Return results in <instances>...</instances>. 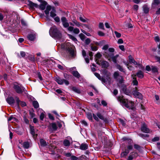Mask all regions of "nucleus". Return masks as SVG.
<instances>
[{"label":"nucleus","instance_id":"473e14b6","mask_svg":"<svg viewBox=\"0 0 160 160\" xmlns=\"http://www.w3.org/2000/svg\"><path fill=\"white\" fill-rule=\"evenodd\" d=\"M51 126L53 130H56L57 129V127L55 123H52L51 124Z\"/></svg>","mask_w":160,"mask_h":160},{"label":"nucleus","instance_id":"37998d69","mask_svg":"<svg viewBox=\"0 0 160 160\" xmlns=\"http://www.w3.org/2000/svg\"><path fill=\"white\" fill-rule=\"evenodd\" d=\"M129 152V151L128 150L126 151L125 152L122 153L121 155L122 157L126 156Z\"/></svg>","mask_w":160,"mask_h":160},{"label":"nucleus","instance_id":"c85d7f7f","mask_svg":"<svg viewBox=\"0 0 160 160\" xmlns=\"http://www.w3.org/2000/svg\"><path fill=\"white\" fill-rule=\"evenodd\" d=\"M23 145L24 148H28L29 147V143L28 142H25L23 143Z\"/></svg>","mask_w":160,"mask_h":160},{"label":"nucleus","instance_id":"9b49d317","mask_svg":"<svg viewBox=\"0 0 160 160\" xmlns=\"http://www.w3.org/2000/svg\"><path fill=\"white\" fill-rule=\"evenodd\" d=\"M121 91L122 92L124 93L126 95H129L130 93L127 90L126 87L125 85H122L120 88Z\"/></svg>","mask_w":160,"mask_h":160},{"label":"nucleus","instance_id":"3c124183","mask_svg":"<svg viewBox=\"0 0 160 160\" xmlns=\"http://www.w3.org/2000/svg\"><path fill=\"white\" fill-rule=\"evenodd\" d=\"M90 40L89 38H87L85 41V43L87 44H89L90 42Z\"/></svg>","mask_w":160,"mask_h":160},{"label":"nucleus","instance_id":"79ce46f5","mask_svg":"<svg viewBox=\"0 0 160 160\" xmlns=\"http://www.w3.org/2000/svg\"><path fill=\"white\" fill-rule=\"evenodd\" d=\"M99 27L101 29H102V30L105 29L104 25L101 22L99 23Z\"/></svg>","mask_w":160,"mask_h":160},{"label":"nucleus","instance_id":"c756f323","mask_svg":"<svg viewBox=\"0 0 160 160\" xmlns=\"http://www.w3.org/2000/svg\"><path fill=\"white\" fill-rule=\"evenodd\" d=\"M143 11L145 13H147L149 11V8L147 5H144L143 7Z\"/></svg>","mask_w":160,"mask_h":160},{"label":"nucleus","instance_id":"72a5a7b5","mask_svg":"<svg viewBox=\"0 0 160 160\" xmlns=\"http://www.w3.org/2000/svg\"><path fill=\"white\" fill-rule=\"evenodd\" d=\"M97 116L101 119L103 120L104 119V117L103 115L99 112L97 113Z\"/></svg>","mask_w":160,"mask_h":160},{"label":"nucleus","instance_id":"412c9836","mask_svg":"<svg viewBox=\"0 0 160 160\" xmlns=\"http://www.w3.org/2000/svg\"><path fill=\"white\" fill-rule=\"evenodd\" d=\"M101 65L102 67L107 68L109 66L108 63L106 61H102L101 62Z\"/></svg>","mask_w":160,"mask_h":160},{"label":"nucleus","instance_id":"a211bd4d","mask_svg":"<svg viewBox=\"0 0 160 160\" xmlns=\"http://www.w3.org/2000/svg\"><path fill=\"white\" fill-rule=\"evenodd\" d=\"M28 5L32 8L34 7L36 8H38V5L37 4L34 3L31 1H30L29 2Z\"/></svg>","mask_w":160,"mask_h":160},{"label":"nucleus","instance_id":"a19ab883","mask_svg":"<svg viewBox=\"0 0 160 160\" xmlns=\"http://www.w3.org/2000/svg\"><path fill=\"white\" fill-rule=\"evenodd\" d=\"M114 33L116 35V36L117 38H119L121 37V34L120 33H119L116 31H114Z\"/></svg>","mask_w":160,"mask_h":160},{"label":"nucleus","instance_id":"de8ad7c7","mask_svg":"<svg viewBox=\"0 0 160 160\" xmlns=\"http://www.w3.org/2000/svg\"><path fill=\"white\" fill-rule=\"evenodd\" d=\"M154 40L156 42H159L160 39L159 37L158 36H157L154 37Z\"/></svg>","mask_w":160,"mask_h":160},{"label":"nucleus","instance_id":"1a4fd4ad","mask_svg":"<svg viewBox=\"0 0 160 160\" xmlns=\"http://www.w3.org/2000/svg\"><path fill=\"white\" fill-rule=\"evenodd\" d=\"M141 130L143 132L146 133H148L150 132V130L147 128V125L143 123L141 127Z\"/></svg>","mask_w":160,"mask_h":160},{"label":"nucleus","instance_id":"ea45409f","mask_svg":"<svg viewBox=\"0 0 160 160\" xmlns=\"http://www.w3.org/2000/svg\"><path fill=\"white\" fill-rule=\"evenodd\" d=\"M79 36L81 40H84L86 36L83 34L81 33L79 34Z\"/></svg>","mask_w":160,"mask_h":160},{"label":"nucleus","instance_id":"2eb2a0df","mask_svg":"<svg viewBox=\"0 0 160 160\" xmlns=\"http://www.w3.org/2000/svg\"><path fill=\"white\" fill-rule=\"evenodd\" d=\"M30 132L31 134L32 135L34 138H36L37 136V134H35L34 129L33 127L32 126L30 125Z\"/></svg>","mask_w":160,"mask_h":160},{"label":"nucleus","instance_id":"680f3d73","mask_svg":"<svg viewBox=\"0 0 160 160\" xmlns=\"http://www.w3.org/2000/svg\"><path fill=\"white\" fill-rule=\"evenodd\" d=\"M93 117L95 120H96L97 121H99V119H98V117H97L94 114H93Z\"/></svg>","mask_w":160,"mask_h":160},{"label":"nucleus","instance_id":"69168bd1","mask_svg":"<svg viewBox=\"0 0 160 160\" xmlns=\"http://www.w3.org/2000/svg\"><path fill=\"white\" fill-rule=\"evenodd\" d=\"M108 48V45H105L103 47L102 49L104 50H107Z\"/></svg>","mask_w":160,"mask_h":160},{"label":"nucleus","instance_id":"cd10ccee","mask_svg":"<svg viewBox=\"0 0 160 160\" xmlns=\"http://www.w3.org/2000/svg\"><path fill=\"white\" fill-rule=\"evenodd\" d=\"M33 106L34 108H37L39 107V104L37 101H34L32 102Z\"/></svg>","mask_w":160,"mask_h":160},{"label":"nucleus","instance_id":"9d476101","mask_svg":"<svg viewBox=\"0 0 160 160\" xmlns=\"http://www.w3.org/2000/svg\"><path fill=\"white\" fill-rule=\"evenodd\" d=\"M61 20L63 27L65 28H68L69 24L67 22V20L65 17H62L61 18Z\"/></svg>","mask_w":160,"mask_h":160},{"label":"nucleus","instance_id":"7ed1b4c3","mask_svg":"<svg viewBox=\"0 0 160 160\" xmlns=\"http://www.w3.org/2000/svg\"><path fill=\"white\" fill-rule=\"evenodd\" d=\"M61 48L65 49L70 55L74 56L75 54V47L69 42H66L61 44Z\"/></svg>","mask_w":160,"mask_h":160},{"label":"nucleus","instance_id":"58836bf2","mask_svg":"<svg viewBox=\"0 0 160 160\" xmlns=\"http://www.w3.org/2000/svg\"><path fill=\"white\" fill-rule=\"evenodd\" d=\"M130 63H133L135 65L139 66L140 64L137 63L135 60L133 59L129 62Z\"/></svg>","mask_w":160,"mask_h":160},{"label":"nucleus","instance_id":"f257e3e1","mask_svg":"<svg viewBox=\"0 0 160 160\" xmlns=\"http://www.w3.org/2000/svg\"><path fill=\"white\" fill-rule=\"evenodd\" d=\"M44 12L45 14V17L48 20H50V17L53 18L56 22H60V18L58 16H57L56 10L54 8H52L51 6L48 5L46 6Z\"/></svg>","mask_w":160,"mask_h":160},{"label":"nucleus","instance_id":"dca6fc26","mask_svg":"<svg viewBox=\"0 0 160 160\" xmlns=\"http://www.w3.org/2000/svg\"><path fill=\"white\" fill-rule=\"evenodd\" d=\"M137 156V153L135 152L131 153L129 157L128 160H132L133 159Z\"/></svg>","mask_w":160,"mask_h":160},{"label":"nucleus","instance_id":"f704fd0d","mask_svg":"<svg viewBox=\"0 0 160 160\" xmlns=\"http://www.w3.org/2000/svg\"><path fill=\"white\" fill-rule=\"evenodd\" d=\"M151 70L153 72H156L158 71V69L156 67L154 66H151Z\"/></svg>","mask_w":160,"mask_h":160},{"label":"nucleus","instance_id":"b1692460","mask_svg":"<svg viewBox=\"0 0 160 160\" xmlns=\"http://www.w3.org/2000/svg\"><path fill=\"white\" fill-rule=\"evenodd\" d=\"M136 76V75H134V76L132 75V77L133 79L132 81V83L133 85H138V82L137 80H136V79L135 78V77Z\"/></svg>","mask_w":160,"mask_h":160},{"label":"nucleus","instance_id":"7c9ffc66","mask_svg":"<svg viewBox=\"0 0 160 160\" xmlns=\"http://www.w3.org/2000/svg\"><path fill=\"white\" fill-rule=\"evenodd\" d=\"M160 3V0H154L152 3L153 5L156 6Z\"/></svg>","mask_w":160,"mask_h":160},{"label":"nucleus","instance_id":"c03bdc74","mask_svg":"<svg viewBox=\"0 0 160 160\" xmlns=\"http://www.w3.org/2000/svg\"><path fill=\"white\" fill-rule=\"evenodd\" d=\"M117 68L119 69L120 71L123 72V69L122 68V67L120 65H117L116 66Z\"/></svg>","mask_w":160,"mask_h":160},{"label":"nucleus","instance_id":"f03ea898","mask_svg":"<svg viewBox=\"0 0 160 160\" xmlns=\"http://www.w3.org/2000/svg\"><path fill=\"white\" fill-rule=\"evenodd\" d=\"M117 99L123 106L131 109L134 108V102L132 101H129L127 99H124L121 96H118Z\"/></svg>","mask_w":160,"mask_h":160},{"label":"nucleus","instance_id":"0e129e2a","mask_svg":"<svg viewBox=\"0 0 160 160\" xmlns=\"http://www.w3.org/2000/svg\"><path fill=\"white\" fill-rule=\"evenodd\" d=\"M48 116L49 117V118L50 119L52 120H53L54 119V118H53V116L50 113L48 114Z\"/></svg>","mask_w":160,"mask_h":160},{"label":"nucleus","instance_id":"a878e982","mask_svg":"<svg viewBox=\"0 0 160 160\" xmlns=\"http://www.w3.org/2000/svg\"><path fill=\"white\" fill-rule=\"evenodd\" d=\"M68 35L70 38L71 39L72 41H73L75 42H77V40L74 37L69 34H68Z\"/></svg>","mask_w":160,"mask_h":160},{"label":"nucleus","instance_id":"09e8293b","mask_svg":"<svg viewBox=\"0 0 160 160\" xmlns=\"http://www.w3.org/2000/svg\"><path fill=\"white\" fill-rule=\"evenodd\" d=\"M78 158L74 156H72L71 157V160H77Z\"/></svg>","mask_w":160,"mask_h":160},{"label":"nucleus","instance_id":"864d4df0","mask_svg":"<svg viewBox=\"0 0 160 160\" xmlns=\"http://www.w3.org/2000/svg\"><path fill=\"white\" fill-rule=\"evenodd\" d=\"M101 103L104 106H105L107 105V103L104 100H102V101Z\"/></svg>","mask_w":160,"mask_h":160},{"label":"nucleus","instance_id":"20e7f679","mask_svg":"<svg viewBox=\"0 0 160 160\" xmlns=\"http://www.w3.org/2000/svg\"><path fill=\"white\" fill-rule=\"evenodd\" d=\"M49 34L52 37L60 38L61 34L57 29L56 26H54L52 27L50 29Z\"/></svg>","mask_w":160,"mask_h":160},{"label":"nucleus","instance_id":"ddd939ff","mask_svg":"<svg viewBox=\"0 0 160 160\" xmlns=\"http://www.w3.org/2000/svg\"><path fill=\"white\" fill-rule=\"evenodd\" d=\"M47 4V2L45 1H43L42 2V3L39 6H38V8L39 9L42 10H44L45 9Z\"/></svg>","mask_w":160,"mask_h":160},{"label":"nucleus","instance_id":"774afa93","mask_svg":"<svg viewBox=\"0 0 160 160\" xmlns=\"http://www.w3.org/2000/svg\"><path fill=\"white\" fill-rule=\"evenodd\" d=\"M105 25L106 27L107 28H110V26L109 24L108 23L106 22L105 23Z\"/></svg>","mask_w":160,"mask_h":160},{"label":"nucleus","instance_id":"f8f14e48","mask_svg":"<svg viewBox=\"0 0 160 160\" xmlns=\"http://www.w3.org/2000/svg\"><path fill=\"white\" fill-rule=\"evenodd\" d=\"M132 93L133 95L136 98L141 99H142V94L137 90L133 91Z\"/></svg>","mask_w":160,"mask_h":160},{"label":"nucleus","instance_id":"5fc2aeb1","mask_svg":"<svg viewBox=\"0 0 160 160\" xmlns=\"http://www.w3.org/2000/svg\"><path fill=\"white\" fill-rule=\"evenodd\" d=\"M15 119V118L12 116L10 117L8 119V121H11L12 120H13V121H12V122L13 121H14V120Z\"/></svg>","mask_w":160,"mask_h":160},{"label":"nucleus","instance_id":"bb28decb","mask_svg":"<svg viewBox=\"0 0 160 160\" xmlns=\"http://www.w3.org/2000/svg\"><path fill=\"white\" fill-rule=\"evenodd\" d=\"M28 38L29 40L33 41L35 37L34 35L31 34L28 35Z\"/></svg>","mask_w":160,"mask_h":160},{"label":"nucleus","instance_id":"f3484780","mask_svg":"<svg viewBox=\"0 0 160 160\" xmlns=\"http://www.w3.org/2000/svg\"><path fill=\"white\" fill-rule=\"evenodd\" d=\"M7 101L9 104H12L14 102V100L12 97H10L7 98Z\"/></svg>","mask_w":160,"mask_h":160},{"label":"nucleus","instance_id":"e433bc0d","mask_svg":"<svg viewBox=\"0 0 160 160\" xmlns=\"http://www.w3.org/2000/svg\"><path fill=\"white\" fill-rule=\"evenodd\" d=\"M87 117L90 120H92V114L91 113H87Z\"/></svg>","mask_w":160,"mask_h":160},{"label":"nucleus","instance_id":"4d7b16f0","mask_svg":"<svg viewBox=\"0 0 160 160\" xmlns=\"http://www.w3.org/2000/svg\"><path fill=\"white\" fill-rule=\"evenodd\" d=\"M159 140V138L158 137H156L152 139V141L153 142H156L158 141Z\"/></svg>","mask_w":160,"mask_h":160},{"label":"nucleus","instance_id":"6e6552de","mask_svg":"<svg viewBox=\"0 0 160 160\" xmlns=\"http://www.w3.org/2000/svg\"><path fill=\"white\" fill-rule=\"evenodd\" d=\"M68 30L70 31L73 32L76 34H78L79 33L80 31L78 28H74L72 26H69L68 28Z\"/></svg>","mask_w":160,"mask_h":160},{"label":"nucleus","instance_id":"49530a36","mask_svg":"<svg viewBox=\"0 0 160 160\" xmlns=\"http://www.w3.org/2000/svg\"><path fill=\"white\" fill-rule=\"evenodd\" d=\"M101 54L100 53L98 52L96 55V58L97 59H98L101 57Z\"/></svg>","mask_w":160,"mask_h":160},{"label":"nucleus","instance_id":"423d86ee","mask_svg":"<svg viewBox=\"0 0 160 160\" xmlns=\"http://www.w3.org/2000/svg\"><path fill=\"white\" fill-rule=\"evenodd\" d=\"M13 88L16 92L18 93H21L24 90V88L22 87H20L19 85L14 84Z\"/></svg>","mask_w":160,"mask_h":160},{"label":"nucleus","instance_id":"aec40b11","mask_svg":"<svg viewBox=\"0 0 160 160\" xmlns=\"http://www.w3.org/2000/svg\"><path fill=\"white\" fill-rule=\"evenodd\" d=\"M72 73L74 76L78 78H79L80 77V75L77 71H73L72 72Z\"/></svg>","mask_w":160,"mask_h":160},{"label":"nucleus","instance_id":"c9c22d12","mask_svg":"<svg viewBox=\"0 0 160 160\" xmlns=\"http://www.w3.org/2000/svg\"><path fill=\"white\" fill-rule=\"evenodd\" d=\"M63 144L64 146H68L70 145V142L68 140H65L64 141Z\"/></svg>","mask_w":160,"mask_h":160},{"label":"nucleus","instance_id":"2f4dec72","mask_svg":"<svg viewBox=\"0 0 160 160\" xmlns=\"http://www.w3.org/2000/svg\"><path fill=\"white\" fill-rule=\"evenodd\" d=\"M72 22L77 27H79L81 26L80 23L79 22L77 21L76 20H73L72 21Z\"/></svg>","mask_w":160,"mask_h":160},{"label":"nucleus","instance_id":"4be33fe9","mask_svg":"<svg viewBox=\"0 0 160 160\" xmlns=\"http://www.w3.org/2000/svg\"><path fill=\"white\" fill-rule=\"evenodd\" d=\"M137 76L139 78H142L143 77V73L141 71H139L136 74Z\"/></svg>","mask_w":160,"mask_h":160},{"label":"nucleus","instance_id":"e2e57ef3","mask_svg":"<svg viewBox=\"0 0 160 160\" xmlns=\"http://www.w3.org/2000/svg\"><path fill=\"white\" fill-rule=\"evenodd\" d=\"M38 78L40 79V80H42V78L41 75L40 74V73L38 72Z\"/></svg>","mask_w":160,"mask_h":160},{"label":"nucleus","instance_id":"603ef678","mask_svg":"<svg viewBox=\"0 0 160 160\" xmlns=\"http://www.w3.org/2000/svg\"><path fill=\"white\" fill-rule=\"evenodd\" d=\"M119 48L122 51H124L125 50L124 46L123 45L119 46Z\"/></svg>","mask_w":160,"mask_h":160},{"label":"nucleus","instance_id":"a18cd8bd","mask_svg":"<svg viewBox=\"0 0 160 160\" xmlns=\"http://www.w3.org/2000/svg\"><path fill=\"white\" fill-rule=\"evenodd\" d=\"M45 116V114L44 113L42 112L41 114L40 115V118L41 120H42L44 118Z\"/></svg>","mask_w":160,"mask_h":160},{"label":"nucleus","instance_id":"4c0bfd02","mask_svg":"<svg viewBox=\"0 0 160 160\" xmlns=\"http://www.w3.org/2000/svg\"><path fill=\"white\" fill-rule=\"evenodd\" d=\"M72 90L78 93H80V91L79 90L77 87H72Z\"/></svg>","mask_w":160,"mask_h":160},{"label":"nucleus","instance_id":"6e6d98bb","mask_svg":"<svg viewBox=\"0 0 160 160\" xmlns=\"http://www.w3.org/2000/svg\"><path fill=\"white\" fill-rule=\"evenodd\" d=\"M133 8L134 10L137 11L138 9V6L137 5H135L133 6Z\"/></svg>","mask_w":160,"mask_h":160},{"label":"nucleus","instance_id":"39448f33","mask_svg":"<svg viewBox=\"0 0 160 160\" xmlns=\"http://www.w3.org/2000/svg\"><path fill=\"white\" fill-rule=\"evenodd\" d=\"M113 77L120 83H121L123 82V78L122 76L119 75L118 72H114Z\"/></svg>","mask_w":160,"mask_h":160},{"label":"nucleus","instance_id":"338daca9","mask_svg":"<svg viewBox=\"0 0 160 160\" xmlns=\"http://www.w3.org/2000/svg\"><path fill=\"white\" fill-rule=\"evenodd\" d=\"M134 148L137 149H139L140 148V146L137 144H134Z\"/></svg>","mask_w":160,"mask_h":160},{"label":"nucleus","instance_id":"0eeeda50","mask_svg":"<svg viewBox=\"0 0 160 160\" xmlns=\"http://www.w3.org/2000/svg\"><path fill=\"white\" fill-rule=\"evenodd\" d=\"M56 81L59 84L61 85L64 83L66 85H68L69 84V82L66 80L64 79H61L59 77H57L56 78Z\"/></svg>","mask_w":160,"mask_h":160},{"label":"nucleus","instance_id":"bf43d9fd","mask_svg":"<svg viewBox=\"0 0 160 160\" xmlns=\"http://www.w3.org/2000/svg\"><path fill=\"white\" fill-rule=\"evenodd\" d=\"M91 49L92 51H96L98 50V47L96 46L91 47Z\"/></svg>","mask_w":160,"mask_h":160},{"label":"nucleus","instance_id":"5701e85b","mask_svg":"<svg viewBox=\"0 0 160 160\" xmlns=\"http://www.w3.org/2000/svg\"><path fill=\"white\" fill-rule=\"evenodd\" d=\"M88 145L85 144H82L80 146V149L82 150H85L88 148Z\"/></svg>","mask_w":160,"mask_h":160},{"label":"nucleus","instance_id":"13d9d810","mask_svg":"<svg viewBox=\"0 0 160 160\" xmlns=\"http://www.w3.org/2000/svg\"><path fill=\"white\" fill-rule=\"evenodd\" d=\"M155 59L160 63V57L156 56L155 57Z\"/></svg>","mask_w":160,"mask_h":160},{"label":"nucleus","instance_id":"052dcab7","mask_svg":"<svg viewBox=\"0 0 160 160\" xmlns=\"http://www.w3.org/2000/svg\"><path fill=\"white\" fill-rule=\"evenodd\" d=\"M20 53L22 57H24L26 55V53H25V52H23V51L20 52Z\"/></svg>","mask_w":160,"mask_h":160},{"label":"nucleus","instance_id":"4468645a","mask_svg":"<svg viewBox=\"0 0 160 160\" xmlns=\"http://www.w3.org/2000/svg\"><path fill=\"white\" fill-rule=\"evenodd\" d=\"M15 99L18 105H21L22 107H24L26 106V103L24 102L20 101L18 97H16Z\"/></svg>","mask_w":160,"mask_h":160},{"label":"nucleus","instance_id":"6ab92c4d","mask_svg":"<svg viewBox=\"0 0 160 160\" xmlns=\"http://www.w3.org/2000/svg\"><path fill=\"white\" fill-rule=\"evenodd\" d=\"M94 75L98 79L101 80L102 82L104 83L106 82V81L104 79L101 78V76L99 74L95 72Z\"/></svg>","mask_w":160,"mask_h":160},{"label":"nucleus","instance_id":"393cba45","mask_svg":"<svg viewBox=\"0 0 160 160\" xmlns=\"http://www.w3.org/2000/svg\"><path fill=\"white\" fill-rule=\"evenodd\" d=\"M40 143L41 146H45L47 145V143L45 141L42 139H40Z\"/></svg>","mask_w":160,"mask_h":160},{"label":"nucleus","instance_id":"8fccbe9b","mask_svg":"<svg viewBox=\"0 0 160 160\" xmlns=\"http://www.w3.org/2000/svg\"><path fill=\"white\" fill-rule=\"evenodd\" d=\"M98 35L101 36H104L105 35L104 33H103L102 32L99 31L98 32Z\"/></svg>","mask_w":160,"mask_h":160}]
</instances>
